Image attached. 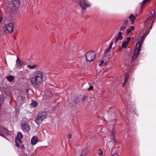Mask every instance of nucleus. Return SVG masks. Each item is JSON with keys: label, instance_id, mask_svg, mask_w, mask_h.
<instances>
[{"label": "nucleus", "instance_id": "ddd939ff", "mask_svg": "<svg viewBox=\"0 0 156 156\" xmlns=\"http://www.w3.org/2000/svg\"><path fill=\"white\" fill-rule=\"evenodd\" d=\"M38 140L36 136H34L31 139V143L32 144L35 145L38 142Z\"/></svg>", "mask_w": 156, "mask_h": 156}, {"label": "nucleus", "instance_id": "7c9ffc66", "mask_svg": "<svg viewBox=\"0 0 156 156\" xmlns=\"http://www.w3.org/2000/svg\"><path fill=\"white\" fill-rule=\"evenodd\" d=\"M131 30L130 29H128L126 30V31H127L126 34H129L131 32Z\"/></svg>", "mask_w": 156, "mask_h": 156}, {"label": "nucleus", "instance_id": "5701e85b", "mask_svg": "<svg viewBox=\"0 0 156 156\" xmlns=\"http://www.w3.org/2000/svg\"><path fill=\"white\" fill-rule=\"evenodd\" d=\"M129 24V21L128 20H126L124 21L123 25L125 26L126 27Z\"/></svg>", "mask_w": 156, "mask_h": 156}, {"label": "nucleus", "instance_id": "0eeeda50", "mask_svg": "<svg viewBox=\"0 0 156 156\" xmlns=\"http://www.w3.org/2000/svg\"><path fill=\"white\" fill-rule=\"evenodd\" d=\"M80 6L83 10H85L87 7H90V5L87 2V0H82L79 2Z\"/></svg>", "mask_w": 156, "mask_h": 156}, {"label": "nucleus", "instance_id": "b1692460", "mask_svg": "<svg viewBox=\"0 0 156 156\" xmlns=\"http://www.w3.org/2000/svg\"><path fill=\"white\" fill-rule=\"evenodd\" d=\"M27 67L30 69H33L35 68L36 67V65H33L31 66L30 65H28L27 66Z\"/></svg>", "mask_w": 156, "mask_h": 156}, {"label": "nucleus", "instance_id": "412c9836", "mask_svg": "<svg viewBox=\"0 0 156 156\" xmlns=\"http://www.w3.org/2000/svg\"><path fill=\"white\" fill-rule=\"evenodd\" d=\"M129 77V76L128 74H126V75L125 77L124 81V83L123 84V86H124V84L127 81Z\"/></svg>", "mask_w": 156, "mask_h": 156}, {"label": "nucleus", "instance_id": "cd10ccee", "mask_svg": "<svg viewBox=\"0 0 156 156\" xmlns=\"http://www.w3.org/2000/svg\"><path fill=\"white\" fill-rule=\"evenodd\" d=\"M87 98V97L86 96H84L82 98V101H84Z\"/></svg>", "mask_w": 156, "mask_h": 156}, {"label": "nucleus", "instance_id": "2f4dec72", "mask_svg": "<svg viewBox=\"0 0 156 156\" xmlns=\"http://www.w3.org/2000/svg\"><path fill=\"white\" fill-rule=\"evenodd\" d=\"M16 142V145L17 147H19L20 146V144L19 143L17 142V140H16L15 141Z\"/></svg>", "mask_w": 156, "mask_h": 156}, {"label": "nucleus", "instance_id": "e433bc0d", "mask_svg": "<svg viewBox=\"0 0 156 156\" xmlns=\"http://www.w3.org/2000/svg\"><path fill=\"white\" fill-rule=\"evenodd\" d=\"M112 156H118V155L117 153H115L113 154Z\"/></svg>", "mask_w": 156, "mask_h": 156}, {"label": "nucleus", "instance_id": "4be33fe9", "mask_svg": "<svg viewBox=\"0 0 156 156\" xmlns=\"http://www.w3.org/2000/svg\"><path fill=\"white\" fill-rule=\"evenodd\" d=\"M37 105V102L35 101H33L30 104L33 107H36Z\"/></svg>", "mask_w": 156, "mask_h": 156}, {"label": "nucleus", "instance_id": "c03bdc74", "mask_svg": "<svg viewBox=\"0 0 156 156\" xmlns=\"http://www.w3.org/2000/svg\"><path fill=\"white\" fill-rule=\"evenodd\" d=\"M105 64H106V62H105Z\"/></svg>", "mask_w": 156, "mask_h": 156}, {"label": "nucleus", "instance_id": "f257e3e1", "mask_svg": "<svg viewBox=\"0 0 156 156\" xmlns=\"http://www.w3.org/2000/svg\"><path fill=\"white\" fill-rule=\"evenodd\" d=\"M44 75V73L42 71H36L34 73V76L30 79L31 83L34 86L41 84L43 81Z\"/></svg>", "mask_w": 156, "mask_h": 156}, {"label": "nucleus", "instance_id": "72a5a7b5", "mask_svg": "<svg viewBox=\"0 0 156 156\" xmlns=\"http://www.w3.org/2000/svg\"><path fill=\"white\" fill-rule=\"evenodd\" d=\"M3 19V17L2 16H0V23L1 22Z\"/></svg>", "mask_w": 156, "mask_h": 156}, {"label": "nucleus", "instance_id": "f3484780", "mask_svg": "<svg viewBox=\"0 0 156 156\" xmlns=\"http://www.w3.org/2000/svg\"><path fill=\"white\" fill-rule=\"evenodd\" d=\"M88 152L87 149L85 148L83 150L80 155L82 156H85L88 154Z\"/></svg>", "mask_w": 156, "mask_h": 156}, {"label": "nucleus", "instance_id": "7ed1b4c3", "mask_svg": "<svg viewBox=\"0 0 156 156\" xmlns=\"http://www.w3.org/2000/svg\"><path fill=\"white\" fill-rule=\"evenodd\" d=\"M21 128L24 133H28L30 129L29 124V120L24 117L23 118L21 121Z\"/></svg>", "mask_w": 156, "mask_h": 156}, {"label": "nucleus", "instance_id": "37998d69", "mask_svg": "<svg viewBox=\"0 0 156 156\" xmlns=\"http://www.w3.org/2000/svg\"><path fill=\"white\" fill-rule=\"evenodd\" d=\"M107 141H108V142H110V140H107Z\"/></svg>", "mask_w": 156, "mask_h": 156}, {"label": "nucleus", "instance_id": "bb28decb", "mask_svg": "<svg viewBox=\"0 0 156 156\" xmlns=\"http://www.w3.org/2000/svg\"><path fill=\"white\" fill-rule=\"evenodd\" d=\"M149 32H148L147 33V34H146V33L143 34L141 36V39H144L146 36V35Z\"/></svg>", "mask_w": 156, "mask_h": 156}, {"label": "nucleus", "instance_id": "c9c22d12", "mask_svg": "<svg viewBox=\"0 0 156 156\" xmlns=\"http://www.w3.org/2000/svg\"><path fill=\"white\" fill-rule=\"evenodd\" d=\"M49 93H50V95H49V96L50 97H52V94L50 92H49Z\"/></svg>", "mask_w": 156, "mask_h": 156}, {"label": "nucleus", "instance_id": "2eb2a0df", "mask_svg": "<svg viewBox=\"0 0 156 156\" xmlns=\"http://www.w3.org/2000/svg\"><path fill=\"white\" fill-rule=\"evenodd\" d=\"M129 18L131 21V24H133L134 23L136 17L133 14H131L129 17Z\"/></svg>", "mask_w": 156, "mask_h": 156}, {"label": "nucleus", "instance_id": "dca6fc26", "mask_svg": "<svg viewBox=\"0 0 156 156\" xmlns=\"http://www.w3.org/2000/svg\"><path fill=\"white\" fill-rule=\"evenodd\" d=\"M16 65L18 67L21 66L23 64V62L21 61L17 58L16 60Z\"/></svg>", "mask_w": 156, "mask_h": 156}, {"label": "nucleus", "instance_id": "9b49d317", "mask_svg": "<svg viewBox=\"0 0 156 156\" xmlns=\"http://www.w3.org/2000/svg\"><path fill=\"white\" fill-rule=\"evenodd\" d=\"M113 42H112L110 46L106 49L104 52V56L105 57H107L108 56H109V52L111 49L112 47V45L113 44Z\"/></svg>", "mask_w": 156, "mask_h": 156}, {"label": "nucleus", "instance_id": "58836bf2", "mask_svg": "<svg viewBox=\"0 0 156 156\" xmlns=\"http://www.w3.org/2000/svg\"><path fill=\"white\" fill-rule=\"evenodd\" d=\"M126 39H131V38L130 37H128Z\"/></svg>", "mask_w": 156, "mask_h": 156}, {"label": "nucleus", "instance_id": "39448f33", "mask_svg": "<svg viewBox=\"0 0 156 156\" xmlns=\"http://www.w3.org/2000/svg\"><path fill=\"white\" fill-rule=\"evenodd\" d=\"M143 42V41H141L138 42L136 44V48L135 49L134 53L133 55L132 59V60H135L137 56L140 53L141 46V43Z\"/></svg>", "mask_w": 156, "mask_h": 156}, {"label": "nucleus", "instance_id": "9d476101", "mask_svg": "<svg viewBox=\"0 0 156 156\" xmlns=\"http://www.w3.org/2000/svg\"><path fill=\"white\" fill-rule=\"evenodd\" d=\"M79 102V100L76 98L75 100H73L69 103V106L72 108L76 107L77 105V103Z\"/></svg>", "mask_w": 156, "mask_h": 156}, {"label": "nucleus", "instance_id": "c756f323", "mask_svg": "<svg viewBox=\"0 0 156 156\" xmlns=\"http://www.w3.org/2000/svg\"><path fill=\"white\" fill-rule=\"evenodd\" d=\"M93 87L92 86H90L89 88L88 89V90H93Z\"/></svg>", "mask_w": 156, "mask_h": 156}, {"label": "nucleus", "instance_id": "aec40b11", "mask_svg": "<svg viewBox=\"0 0 156 156\" xmlns=\"http://www.w3.org/2000/svg\"><path fill=\"white\" fill-rule=\"evenodd\" d=\"M122 33L120 32L119 33L118 35L117 36L116 39H122L123 38V37L122 35Z\"/></svg>", "mask_w": 156, "mask_h": 156}, {"label": "nucleus", "instance_id": "c85d7f7f", "mask_svg": "<svg viewBox=\"0 0 156 156\" xmlns=\"http://www.w3.org/2000/svg\"><path fill=\"white\" fill-rule=\"evenodd\" d=\"M152 18H153V16H150L149 17H148L146 21H147L148 20H151Z\"/></svg>", "mask_w": 156, "mask_h": 156}, {"label": "nucleus", "instance_id": "a878e982", "mask_svg": "<svg viewBox=\"0 0 156 156\" xmlns=\"http://www.w3.org/2000/svg\"><path fill=\"white\" fill-rule=\"evenodd\" d=\"M127 27L123 25V26H122L120 28V30L121 31H123L124 30H125L126 28Z\"/></svg>", "mask_w": 156, "mask_h": 156}, {"label": "nucleus", "instance_id": "4c0bfd02", "mask_svg": "<svg viewBox=\"0 0 156 156\" xmlns=\"http://www.w3.org/2000/svg\"><path fill=\"white\" fill-rule=\"evenodd\" d=\"M134 27H133V26L131 27V29L132 30H134Z\"/></svg>", "mask_w": 156, "mask_h": 156}, {"label": "nucleus", "instance_id": "20e7f679", "mask_svg": "<svg viewBox=\"0 0 156 156\" xmlns=\"http://www.w3.org/2000/svg\"><path fill=\"white\" fill-rule=\"evenodd\" d=\"M20 4L19 0H12L8 5V6L11 11L15 12L18 9Z\"/></svg>", "mask_w": 156, "mask_h": 156}, {"label": "nucleus", "instance_id": "a211bd4d", "mask_svg": "<svg viewBox=\"0 0 156 156\" xmlns=\"http://www.w3.org/2000/svg\"><path fill=\"white\" fill-rule=\"evenodd\" d=\"M129 40H127L126 41H124L122 43V46L123 48H125L126 47V45L128 44Z\"/></svg>", "mask_w": 156, "mask_h": 156}, {"label": "nucleus", "instance_id": "4468645a", "mask_svg": "<svg viewBox=\"0 0 156 156\" xmlns=\"http://www.w3.org/2000/svg\"><path fill=\"white\" fill-rule=\"evenodd\" d=\"M23 137L22 134L21 132H19L17 133V136L16 138V140H17L19 142H21L20 139H21Z\"/></svg>", "mask_w": 156, "mask_h": 156}, {"label": "nucleus", "instance_id": "f8f14e48", "mask_svg": "<svg viewBox=\"0 0 156 156\" xmlns=\"http://www.w3.org/2000/svg\"><path fill=\"white\" fill-rule=\"evenodd\" d=\"M111 135L112 137L113 138V139H112L113 141H112V147H113L115 146L116 145V139L114 138V133L113 131H112V133H111Z\"/></svg>", "mask_w": 156, "mask_h": 156}, {"label": "nucleus", "instance_id": "6ab92c4d", "mask_svg": "<svg viewBox=\"0 0 156 156\" xmlns=\"http://www.w3.org/2000/svg\"><path fill=\"white\" fill-rule=\"evenodd\" d=\"M7 80L9 82L12 81L14 79V77L12 76H9L6 77Z\"/></svg>", "mask_w": 156, "mask_h": 156}, {"label": "nucleus", "instance_id": "a19ab883", "mask_svg": "<svg viewBox=\"0 0 156 156\" xmlns=\"http://www.w3.org/2000/svg\"><path fill=\"white\" fill-rule=\"evenodd\" d=\"M152 24H153L152 23V25H151V27H150V29H151V27H152Z\"/></svg>", "mask_w": 156, "mask_h": 156}, {"label": "nucleus", "instance_id": "ea45409f", "mask_svg": "<svg viewBox=\"0 0 156 156\" xmlns=\"http://www.w3.org/2000/svg\"><path fill=\"white\" fill-rule=\"evenodd\" d=\"M24 156H30L29 155H28L26 154V155H24Z\"/></svg>", "mask_w": 156, "mask_h": 156}, {"label": "nucleus", "instance_id": "1a4fd4ad", "mask_svg": "<svg viewBox=\"0 0 156 156\" xmlns=\"http://www.w3.org/2000/svg\"><path fill=\"white\" fill-rule=\"evenodd\" d=\"M8 134H9V133L8 130L0 125V136L4 137L5 135H8Z\"/></svg>", "mask_w": 156, "mask_h": 156}, {"label": "nucleus", "instance_id": "393cba45", "mask_svg": "<svg viewBox=\"0 0 156 156\" xmlns=\"http://www.w3.org/2000/svg\"><path fill=\"white\" fill-rule=\"evenodd\" d=\"M98 154L100 155H102L103 154V151L101 150V149H99L98 151Z\"/></svg>", "mask_w": 156, "mask_h": 156}, {"label": "nucleus", "instance_id": "423d86ee", "mask_svg": "<svg viewBox=\"0 0 156 156\" xmlns=\"http://www.w3.org/2000/svg\"><path fill=\"white\" fill-rule=\"evenodd\" d=\"M85 57L87 61L92 62L95 59L96 55L94 51H90L86 54Z\"/></svg>", "mask_w": 156, "mask_h": 156}, {"label": "nucleus", "instance_id": "79ce46f5", "mask_svg": "<svg viewBox=\"0 0 156 156\" xmlns=\"http://www.w3.org/2000/svg\"><path fill=\"white\" fill-rule=\"evenodd\" d=\"M118 41V40H115V42H116Z\"/></svg>", "mask_w": 156, "mask_h": 156}, {"label": "nucleus", "instance_id": "473e14b6", "mask_svg": "<svg viewBox=\"0 0 156 156\" xmlns=\"http://www.w3.org/2000/svg\"><path fill=\"white\" fill-rule=\"evenodd\" d=\"M71 137L72 135L71 134H69L68 135V137L69 139H70L71 138Z\"/></svg>", "mask_w": 156, "mask_h": 156}, {"label": "nucleus", "instance_id": "f704fd0d", "mask_svg": "<svg viewBox=\"0 0 156 156\" xmlns=\"http://www.w3.org/2000/svg\"><path fill=\"white\" fill-rule=\"evenodd\" d=\"M104 63V62L103 61H102L101 62V63L100 64V66H103V64Z\"/></svg>", "mask_w": 156, "mask_h": 156}, {"label": "nucleus", "instance_id": "6e6552de", "mask_svg": "<svg viewBox=\"0 0 156 156\" xmlns=\"http://www.w3.org/2000/svg\"><path fill=\"white\" fill-rule=\"evenodd\" d=\"M3 29L8 31L9 33H11L13 32L14 30L13 24L12 23L7 24L5 25V27H3Z\"/></svg>", "mask_w": 156, "mask_h": 156}, {"label": "nucleus", "instance_id": "f03ea898", "mask_svg": "<svg viewBox=\"0 0 156 156\" xmlns=\"http://www.w3.org/2000/svg\"><path fill=\"white\" fill-rule=\"evenodd\" d=\"M48 115V113L46 111H42L39 112L37 116L35 119V122L38 125H40Z\"/></svg>", "mask_w": 156, "mask_h": 156}]
</instances>
